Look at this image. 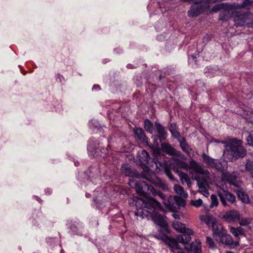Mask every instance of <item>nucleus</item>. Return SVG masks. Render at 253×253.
I'll use <instances>...</instances> for the list:
<instances>
[{"label": "nucleus", "instance_id": "nucleus-1", "mask_svg": "<svg viewBox=\"0 0 253 253\" xmlns=\"http://www.w3.org/2000/svg\"><path fill=\"white\" fill-rule=\"evenodd\" d=\"M135 202L137 211L135 213L137 219L141 220H149L152 218L153 221H166V216L162 210L161 204L152 197L137 198L133 200Z\"/></svg>", "mask_w": 253, "mask_h": 253}, {"label": "nucleus", "instance_id": "nucleus-2", "mask_svg": "<svg viewBox=\"0 0 253 253\" xmlns=\"http://www.w3.org/2000/svg\"><path fill=\"white\" fill-rule=\"evenodd\" d=\"M246 153L242 141L234 138L227 142L224 155L229 161H232L233 158L237 159L245 157Z\"/></svg>", "mask_w": 253, "mask_h": 253}, {"label": "nucleus", "instance_id": "nucleus-3", "mask_svg": "<svg viewBox=\"0 0 253 253\" xmlns=\"http://www.w3.org/2000/svg\"><path fill=\"white\" fill-rule=\"evenodd\" d=\"M158 229L164 234L160 236L158 238L162 240L166 244H167L170 248L173 253H185L181 249H180L178 244V242L172 238L165 235L166 233H169V229L167 222H157Z\"/></svg>", "mask_w": 253, "mask_h": 253}, {"label": "nucleus", "instance_id": "nucleus-4", "mask_svg": "<svg viewBox=\"0 0 253 253\" xmlns=\"http://www.w3.org/2000/svg\"><path fill=\"white\" fill-rule=\"evenodd\" d=\"M138 159L140 164L144 166V168L142 172V175L144 178L148 173L152 172H158L160 168L158 166V163L155 160H152L148 153L143 150L138 156Z\"/></svg>", "mask_w": 253, "mask_h": 253}, {"label": "nucleus", "instance_id": "nucleus-5", "mask_svg": "<svg viewBox=\"0 0 253 253\" xmlns=\"http://www.w3.org/2000/svg\"><path fill=\"white\" fill-rule=\"evenodd\" d=\"M172 226L177 232L183 233L182 235H179L176 237V241L183 244H186L191 241L190 236L194 233L191 229L187 228L185 225L182 222H172Z\"/></svg>", "mask_w": 253, "mask_h": 253}, {"label": "nucleus", "instance_id": "nucleus-6", "mask_svg": "<svg viewBox=\"0 0 253 253\" xmlns=\"http://www.w3.org/2000/svg\"><path fill=\"white\" fill-rule=\"evenodd\" d=\"M135 186L137 192L140 194H144L150 191L154 195H158L163 201L167 200L165 195L160 191H157L154 189L150 184L147 182L142 180H138L135 182Z\"/></svg>", "mask_w": 253, "mask_h": 253}, {"label": "nucleus", "instance_id": "nucleus-7", "mask_svg": "<svg viewBox=\"0 0 253 253\" xmlns=\"http://www.w3.org/2000/svg\"><path fill=\"white\" fill-rule=\"evenodd\" d=\"M162 202L169 210L172 211H176L185 204L184 200L178 196H169Z\"/></svg>", "mask_w": 253, "mask_h": 253}, {"label": "nucleus", "instance_id": "nucleus-8", "mask_svg": "<svg viewBox=\"0 0 253 253\" xmlns=\"http://www.w3.org/2000/svg\"><path fill=\"white\" fill-rule=\"evenodd\" d=\"M218 238V239H216L217 241L225 245L230 249L235 248L239 245V241H233V238L230 235L226 233V231L221 235Z\"/></svg>", "mask_w": 253, "mask_h": 253}, {"label": "nucleus", "instance_id": "nucleus-9", "mask_svg": "<svg viewBox=\"0 0 253 253\" xmlns=\"http://www.w3.org/2000/svg\"><path fill=\"white\" fill-rule=\"evenodd\" d=\"M202 157L204 163L206 164L208 167L215 169L218 170H223L222 165L218 160L213 159L205 153L202 154Z\"/></svg>", "mask_w": 253, "mask_h": 253}, {"label": "nucleus", "instance_id": "nucleus-10", "mask_svg": "<svg viewBox=\"0 0 253 253\" xmlns=\"http://www.w3.org/2000/svg\"><path fill=\"white\" fill-rule=\"evenodd\" d=\"M221 179L225 183H228L230 185L239 187L241 185L240 182L237 179V176L234 172H223L222 173Z\"/></svg>", "mask_w": 253, "mask_h": 253}, {"label": "nucleus", "instance_id": "nucleus-11", "mask_svg": "<svg viewBox=\"0 0 253 253\" xmlns=\"http://www.w3.org/2000/svg\"><path fill=\"white\" fill-rule=\"evenodd\" d=\"M161 148L163 152L169 155L177 156L181 159H186L185 156L180 151L176 150L169 143H162Z\"/></svg>", "mask_w": 253, "mask_h": 253}, {"label": "nucleus", "instance_id": "nucleus-12", "mask_svg": "<svg viewBox=\"0 0 253 253\" xmlns=\"http://www.w3.org/2000/svg\"><path fill=\"white\" fill-rule=\"evenodd\" d=\"M233 17L236 27L243 26L246 24L248 15L245 12L238 11L233 13Z\"/></svg>", "mask_w": 253, "mask_h": 253}, {"label": "nucleus", "instance_id": "nucleus-13", "mask_svg": "<svg viewBox=\"0 0 253 253\" xmlns=\"http://www.w3.org/2000/svg\"><path fill=\"white\" fill-rule=\"evenodd\" d=\"M144 178L150 183L158 186L164 190H166L168 188L167 184L158 178L155 175V172H152L150 174L148 173L146 175V177H144Z\"/></svg>", "mask_w": 253, "mask_h": 253}, {"label": "nucleus", "instance_id": "nucleus-14", "mask_svg": "<svg viewBox=\"0 0 253 253\" xmlns=\"http://www.w3.org/2000/svg\"><path fill=\"white\" fill-rule=\"evenodd\" d=\"M218 195L219 197L221 203L224 206L227 205V202H229L231 203H233L235 202V196L227 191L223 190L222 192L219 191L218 192Z\"/></svg>", "mask_w": 253, "mask_h": 253}, {"label": "nucleus", "instance_id": "nucleus-15", "mask_svg": "<svg viewBox=\"0 0 253 253\" xmlns=\"http://www.w3.org/2000/svg\"><path fill=\"white\" fill-rule=\"evenodd\" d=\"M188 169H191L195 172L201 174H206L209 173L207 170L205 169L199 163L193 159L189 161Z\"/></svg>", "mask_w": 253, "mask_h": 253}, {"label": "nucleus", "instance_id": "nucleus-16", "mask_svg": "<svg viewBox=\"0 0 253 253\" xmlns=\"http://www.w3.org/2000/svg\"><path fill=\"white\" fill-rule=\"evenodd\" d=\"M188 243L183 244L185 249L188 252H191L192 253H201V245L199 240L196 239L195 241L193 242L191 244L188 245Z\"/></svg>", "mask_w": 253, "mask_h": 253}, {"label": "nucleus", "instance_id": "nucleus-17", "mask_svg": "<svg viewBox=\"0 0 253 253\" xmlns=\"http://www.w3.org/2000/svg\"><path fill=\"white\" fill-rule=\"evenodd\" d=\"M208 226H211L213 231V236L215 238L217 236L218 238L222 235L224 232L226 231L224 229L223 226L219 222H206Z\"/></svg>", "mask_w": 253, "mask_h": 253}, {"label": "nucleus", "instance_id": "nucleus-18", "mask_svg": "<svg viewBox=\"0 0 253 253\" xmlns=\"http://www.w3.org/2000/svg\"><path fill=\"white\" fill-rule=\"evenodd\" d=\"M220 217L227 220H239V213L237 211L230 210L221 213Z\"/></svg>", "mask_w": 253, "mask_h": 253}, {"label": "nucleus", "instance_id": "nucleus-19", "mask_svg": "<svg viewBox=\"0 0 253 253\" xmlns=\"http://www.w3.org/2000/svg\"><path fill=\"white\" fill-rule=\"evenodd\" d=\"M155 128L157 131L159 138L160 141L165 140L167 137V133L164 127H163L160 123L155 122Z\"/></svg>", "mask_w": 253, "mask_h": 253}, {"label": "nucleus", "instance_id": "nucleus-20", "mask_svg": "<svg viewBox=\"0 0 253 253\" xmlns=\"http://www.w3.org/2000/svg\"><path fill=\"white\" fill-rule=\"evenodd\" d=\"M135 135L140 141L146 142H147V138L144 133V130L141 128L135 127L133 129Z\"/></svg>", "mask_w": 253, "mask_h": 253}, {"label": "nucleus", "instance_id": "nucleus-21", "mask_svg": "<svg viewBox=\"0 0 253 253\" xmlns=\"http://www.w3.org/2000/svg\"><path fill=\"white\" fill-rule=\"evenodd\" d=\"M179 141L180 146L182 151L188 155H190L191 149L189 145L186 142V139L184 137H182L181 139L179 140Z\"/></svg>", "mask_w": 253, "mask_h": 253}, {"label": "nucleus", "instance_id": "nucleus-22", "mask_svg": "<svg viewBox=\"0 0 253 253\" xmlns=\"http://www.w3.org/2000/svg\"><path fill=\"white\" fill-rule=\"evenodd\" d=\"M121 170L126 175L133 177L135 175L134 171L132 170L130 167L126 164H123L121 167Z\"/></svg>", "mask_w": 253, "mask_h": 253}, {"label": "nucleus", "instance_id": "nucleus-23", "mask_svg": "<svg viewBox=\"0 0 253 253\" xmlns=\"http://www.w3.org/2000/svg\"><path fill=\"white\" fill-rule=\"evenodd\" d=\"M236 193L239 199H240L243 203H248L249 202L248 195L243 191L241 190H237Z\"/></svg>", "mask_w": 253, "mask_h": 253}, {"label": "nucleus", "instance_id": "nucleus-24", "mask_svg": "<svg viewBox=\"0 0 253 253\" xmlns=\"http://www.w3.org/2000/svg\"><path fill=\"white\" fill-rule=\"evenodd\" d=\"M173 189L175 193L179 194L181 197L184 198L188 197V194L184 191L183 187L180 185H174Z\"/></svg>", "mask_w": 253, "mask_h": 253}, {"label": "nucleus", "instance_id": "nucleus-25", "mask_svg": "<svg viewBox=\"0 0 253 253\" xmlns=\"http://www.w3.org/2000/svg\"><path fill=\"white\" fill-rule=\"evenodd\" d=\"M179 176L182 184H184V183L185 182L189 187L191 186L192 182L191 179L187 173L181 172L179 173Z\"/></svg>", "mask_w": 253, "mask_h": 253}, {"label": "nucleus", "instance_id": "nucleus-26", "mask_svg": "<svg viewBox=\"0 0 253 253\" xmlns=\"http://www.w3.org/2000/svg\"><path fill=\"white\" fill-rule=\"evenodd\" d=\"M230 231L235 237L245 234V230L240 227L237 228L231 227L230 228Z\"/></svg>", "mask_w": 253, "mask_h": 253}, {"label": "nucleus", "instance_id": "nucleus-27", "mask_svg": "<svg viewBox=\"0 0 253 253\" xmlns=\"http://www.w3.org/2000/svg\"><path fill=\"white\" fill-rule=\"evenodd\" d=\"M174 163L176 166L179 168L183 169L186 170H188V164L186 162L178 159L174 160Z\"/></svg>", "mask_w": 253, "mask_h": 253}, {"label": "nucleus", "instance_id": "nucleus-28", "mask_svg": "<svg viewBox=\"0 0 253 253\" xmlns=\"http://www.w3.org/2000/svg\"><path fill=\"white\" fill-rule=\"evenodd\" d=\"M169 130L171 132L172 135L174 138H178L180 136L179 132L177 130V126L176 124H171L169 127Z\"/></svg>", "mask_w": 253, "mask_h": 253}, {"label": "nucleus", "instance_id": "nucleus-29", "mask_svg": "<svg viewBox=\"0 0 253 253\" xmlns=\"http://www.w3.org/2000/svg\"><path fill=\"white\" fill-rule=\"evenodd\" d=\"M161 152L159 149H156L154 150L153 152V156L155 157L153 160H155L156 162L158 163V167L160 168V167H163V163L162 162H159L158 160V157L161 156Z\"/></svg>", "mask_w": 253, "mask_h": 253}, {"label": "nucleus", "instance_id": "nucleus-30", "mask_svg": "<svg viewBox=\"0 0 253 253\" xmlns=\"http://www.w3.org/2000/svg\"><path fill=\"white\" fill-rule=\"evenodd\" d=\"M201 221H215L214 217L210 213H207L205 215L200 216Z\"/></svg>", "mask_w": 253, "mask_h": 253}, {"label": "nucleus", "instance_id": "nucleus-31", "mask_svg": "<svg viewBox=\"0 0 253 253\" xmlns=\"http://www.w3.org/2000/svg\"><path fill=\"white\" fill-rule=\"evenodd\" d=\"M153 124L148 120L146 119L144 121V128L148 132L152 134L153 131Z\"/></svg>", "mask_w": 253, "mask_h": 253}, {"label": "nucleus", "instance_id": "nucleus-32", "mask_svg": "<svg viewBox=\"0 0 253 253\" xmlns=\"http://www.w3.org/2000/svg\"><path fill=\"white\" fill-rule=\"evenodd\" d=\"M206 243L209 246V248L212 249H215L216 247V245L215 244L213 239L210 237H207Z\"/></svg>", "mask_w": 253, "mask_h": 253}, {"label": "nucleus", "instance_id": "nucleus-33", "mask_svg": "<svg viewBox=\"0 0 253 253\" xmlns=\"http://www.w3.org/2000/svg\"><path fill=\"white\" fill-rule=\"evenodd\" d=\"M246 170L250 173L253 171V161L248 160L245 165Z\"/></svg>", "mask_w": 253, "mask_h": 253}, {"label": "nucleus", "instance_id": "nucleus-34", "mask_svg": "<svg viewBox=\"0 0 253 253\" xmlns=\"http://www.w3.org/2000/svg\"><path fill=\"white\" fill-rule=\"evenodd\" d=\"M211 202L210 205V207L212 208L213 207L217 206L218 205V202L216 196L215 195H211Z\"/></svg>", "mask_w": 253, "mask_h": 253}, {"label": "nucleus", "instance_id": "nucleus-35", "mask_svg": "<svg viewBox=\"0 0 253 253\" xmlns=\"http://www.w3.org/2000/svg\"><path fill=\"white\" fill-rule=\"evenodd\" d=\"M203 204V201L201 199H199L198 200H191L190 202V204L196 208H199L202 206Z\"/></svg>", "mask_w": 253, "mask_h": 253}, {"label": "nucleus", "instance_id": "nucleus-36", "mask_svg": "<svg viewBox=\"0 0 253 253\" xmlns=\"http://www.w3.org/2000/svg\"><path fill=\"white\" fill-rule=\"evenodd\" d=\"M224 4L223 3L217 4L215 5L211 9V11L216 12L224 8Z\"/></svg>", "mask_w": 253, "mask_h": 253}, {"label": "nucleus", "instance_id": "nucleus-37", "mask_svg": "<svg viewBox=\"0 0 253 253\" xmlns=\"http://www.w3.org/2000/svg\"><path fill=\"white\" fill-rule=\"evenodd\" d=\"M199 191L203 195L206 197H208L209 195V193L208 192V189L206 188V186L201 187L199 188Z\"/></svg>", "mask_w": 253, "mask_h": 253}, {"label": "nucleus", "instance_id": "nucleus-38", "mask_svg": "<svg viewBox=\"0 0 253 253\" xmlns=\"http://www.w3.org/2000/svg\"><path fill=\"white\" fill-rule=\"evenodd\" d=\"M246 139L249 145L253 146V130H251Z\"/></svg>", "mask_w": 253, "mask_h": 253}, {"label": "nucleus", "instance_id": "nucleus-39", "mask_svg": "<svg viewBox=\"0 0 253 253\" xmlns=\"http://www.w3.org/2000/svg\"><path fill=\"white\" fill-rule=\"evenodd\" d=\"M197 184H198L199 188H200L201 187L206 186L207 182H206V180L205 178H204V179L202 178L201 179H197Z\"/></svg>", "mask_w": 253, "mask_h": 253}, {"label": "nucleus", "instance_id": "nucleus-40", "mask_svg": "<svg viewBox=\"0 0 253 253\" xmlns=\"http://www.w3.org/2000/svg\"><path fill=\"white\" fill-rule=\"evenodd\" d=\"M253 5V0H245L242 3L243 7Z\"/></svg>", "mask_w": 253, "mask_h": 253}, {"label": "nucleus", "instance_id": "nucleus-41", "mask_svg": "<svg viewBox=\"0 0 253 253\" xmlns=\"http://www.w3.org/2000/svg\"><path fill=\"white\" fill-rule=\"evenodd\" d=\"M166 174L169 179H174V176H173V174L169 170L166 171Z\"/></svg>", "mask_w": 253, "mask_h": 253}, {"label": "nucleus", "instance_id": "nucleus-42", "mask_svg": "<svg viewBox=\"0 0 253 253\" xmlns=\"http://www.w3.org/2000/svg\"><path fill=\"white\" fill-rule=\"evenodd\" d=\"M204 40H205V41H206V42H209L211 40V38H210V37L209 35H206L204 38Z\"/></svg>", "mask_w": 253, "mask_h": 253}, {"label": "nucleus", "instance_id": "nucleus-43", "mask_svg": "<svg viewBox=\"0 0 253 253\" xmlns=\"http://www.w3.org/2000/svg\"><path fill=\"white\" fill-rule=\"evenodd\" d=\"M172 215L173 216V217H174V218L175 219H179V215L177 214H175V213H173L172 214Z\"/></svg>", "mask_w": 253, "mask_h": 253}, {"label": "nucleus", "instance_id": "nucleus-44", "mask_svg": "<svg viewBox=\"0 0 253 253\" xmlns=\"http://www.w3.org/2000/svg\"><path fill=\"white\" fill-rule=\"evenodd\" d=\"M247 223V222H240V224L241 225L244 226V225H247V224H246Z\"/></svg>", "mask_w": 253, "mask_h": 253}, {"label": "nucleus", "instance_id": "nucleus-45", "mask_svg": "<svg viewBox=\"0 0 253 253\" xmlns=\"http://www.w3.org/2000/svg\"><path fill=\"white\" fill-rule=\"evenodd\" d=\"M219 20H226V18L225 17V18H223V17H220L219 18Z\"/></svg>", "mask_w": 253, "mask_h": 253}, {"label": "nucleus", "instance_id": "nucleus-46", "mask_svg": "<svg viewBox=\"0 0 253 253\" xmlns=\"http://www.w3.org/2000/svg\"><path fill=\"white\" fill-rule=\"evenodd\" d=\"M226 253H234L233 252L231 251H227Z\"/></svg>", "mask_w": 253, "mask_h": 253}, {"label": "nucleus", "instance_id": "nucleus-47", "mask_svg": "<svg viewBox=\"0 0 253 253\" xmlns=\"http://www.w3.org/2000/svg\"><path fill=\"white\" fill-rule=\"evenodd\" d=\"M251 174L252 177L253 178V171L250 173Z\"/></svg>", "mask_w": 253, "mask_h": 253}, {"label": "nucleus", "instance_id": "nucleus-48", "mask_svg": "<svg viewBox=\"0 0 253 253\" xmlns=\"http://www.w3.org/2000/svg\"><path fill=\"white\" fill-rule=\"evenodd\" d=\"M221 12H222L223 14H224V13L225 12V11H222Z\"/></svg>", "mask_w": 253, "mask_h": 253}]
</instances>
